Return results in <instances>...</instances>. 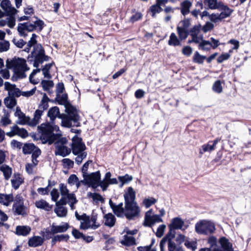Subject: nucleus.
I'll list each match as a JSON object with an SVG mask.
<instances>
[{"label":"nucleus","instance_id":"44","mask_svg":"<svg viewBox=\"0 0 251 251\" xmlns=\"http://www.w3.org/2000/svg\"><path fill=\"white\" fill-rule=\"evenodd\" d=\"M81 146V147H79V146H77L72 148V152L75 155H78L80 152L84 151L86 149L85 144H83Z\"/></svg>","mask_w":251,"mask_h":251},{"label":"nucleus","instance_id":"55","mask_svg":"<svg viewBox=\"0 0 251 251\" xmlns=\"http://www.w3.org/2000/svg\"><path fill=\"white\" fill-rule=\"evenodd\" d=\"M12 42L17 47L19 48H22L26 44V42L22 39L17 40L15 38H14Z\"/></svg>","mask_w":251,"mask_h":251},{"label":"nucleus","instance_id":"29","mask_svg":"<svg viewBox=\"0 0 251 251\" xmlns=\"http://www.w3.org/2000/svg\"><path fill=\"white\" fill-rule=\"evenodd\" d=\"M0 170L3 173L5 180H8L12 174V169L9 166L4 164L0 167Z\"/></svg>","mask_w":251,"mask_h":251},{"label":"nucleus","instance_id":"6","mask_svg":"<svg viewBox=\"0 0 251 251\" xmlns=\"http://www.w3.org/2000/svg\"><path fill=\"white\" fill-rule=\"evenodd\" d=\"M215 230L214 224L206 220H200L195 225V231L198 234H211L214 232Z\"/></svg>","mask_w":251,"mask_h":251},{"label":"nucleus","instance_id":"46","mask_svg":"<svg viewBox=\"0 0 251 251\" xmlns=\"http://www.w3.org/2000/svg\"><path fill=\"white\" fill-rule=\"evenodd\" d=\"M98 218V214L95 212V210H93L92 212L91 217L90 219V222L92 221L93 223V224L92 225V228L93 229L98 228L100 225H96V221Z\"/></svg>","mask_w":251,"mask_h":251},{"label":"nucleus","instance_id":"19","mask_svg":"<svg viewBox=\"0 0 251 251\" xmlns=\"http://www.w3.org/2000/svg\"><path fill=\"white\" fill-rule=\"evenodd\" d=\"M192 5V3L189 0H184L180 3L181 13L185 16L190 12V8Z\"/></svg>","mask_w":251,"mask_h":251},{"label":"nucleus","instance_id":"24","mask_svg":"<svg viewBox=\"0 0 251 251\" xmlns=\"http://www.w3.org/2000/svg\"><path fill=\"white\" fill-rule=\"evenodd\" d=\"M35 205L38 208L44 209L47 211H50L52 208V206L50 205L44 200H40L36 201L35 202Z\"/></svg>","mask_w":251,"mask_h":251},{"label":"nucleus","instance_id":"4","mask_svg":"<svg viewBox=\"0 0 251 251\" xmlns=\"http://www.w3.org/2000/svg\"><path fill=\"white\" fill-rule=\"evenodd\" d=\"M37 20L34 22L33 24L30 22L19 23L17 27L19 35L21 37L25 38L28 35V32H32L36 30L38 32H41L46 25L44 22L38 17H34Z\"/></svg>","mask_w":251,"mask_h":251},{"label":"nucleus","instance_id":"32","mask_svg":"<svg viewBox=\"0 0 251 251\" xmlns=\"http://www.w3.org/2000/svg\"><path fill=\"white\" fill-rule=\"evenodd\" d=\"M4 103L7 108L11 109L16 105L17 100L13 96L7 97L4 99Z\"/></svg>","mask_w":251,"mask_h":251},{"label":"nucleus","instance_id":"8","mask_svg":"<svg viewBox=\"0 0 251 251\" xmlns=\"http://www.w3.org/2000/svg\"><path fill=\"white\" fill-rule=\"evenodd\" d=\"M6 66L8 69H13L14 71L27 68L25 59L19 57H14L12 59H7Z\"/></svg>","mask_w":251,"mask_h":251},{"label":"nucleus","instance_id":"33","mask_svg":"<svg viewBox=\"0 0 251 251\" xmlns=\"http://www.w3.org/2000/svg\"><path fill=\"white\" fill-rule=\"evenodd\" d=\"M161 6L158 2H156L155 4L150 7V11L151 13L152 17H154L156 13H159L163 10Z\"/></svg>","mask_w":251,"mask_h":251},{"label":"nucleus","instance_id":"60","mask_svg":"<svg viewBox=\"0 0 251 251\" xmlns=\"http://www.w3.org/2000/svg\"><path fill=\"white\" fill-rule=\"evenodd\" d=\"M193 51L192 48L188 46H184L182 49V53L186 56H189Z\"/></svg>","mask_w":251,"mask_h":251},{"label":"nucleus","instance_id":"49","mask_svg":"<svg viewBox=\"0 0 251 251\" xmlns=\"http://www.w3.org/2000/svg\"><path fill=\"white\" fill-rule=\"evenodd\" d=\"M56 242L65 241L67 242L70 238L68 234H60L54 236Z\"/></svg>","mask_w":251,"mask_h":251},{"label":"nucleus","instance_id":"51","mask_svg":"<svg viewBox=\"0 0 251 251\" xmlns=\"http://www.w3.org/2000/svg\"><path fill=\"white\" fill-rule=\"evenodd\" d=\"M166 227V225L164 224L161 225L158 227L155 233L157 237L160 238L163 235Z\"/></svg>","mask_w":251,"mask_h":251},{"label":"nucleus","instance_id":"50","mask_svg":"<svg viewBox=\"0 0 251 251\" xmlns=\"http://www.w3.org/2000/svg\"><path fill=\"white\" fill-rule=\"evenodd\" d=\"M156 200L153 197L150 199H145L143 201V203L146 208L150 207L151 205L156 203Z\"/></svg>","mask_w":251,"mask_h":251},{"label":"nucleus","instance_id":"2","mask_svg":"<svg viewBox=\"0 0 251 251\" xmlns=\"http://www.w3.org/2000/svg\"><path fill=\"white\" fill-rule=\"evenodd\" d=\"M38 36L33 33L29 41L27 42L29 46L33 47V50L27 57V62L33 64L34 67L37 68L40 64L45 61H48L51 58L46 54L45 49L40 43H37L36 40Z\"/></svg>","mask_w":251,"mask_h":251},{"label":"nucleus","instance_id":"34","mask_svg":"<svg viewBox=\"0 0 251 251\" xmlns=\"http://www.w3.org/2000/svg\"><path fill=\"white\" fill-rule=\"evenodd\" d=\"M36 148L33 143H25L23 147V152L25 154H30Z\"/></svg>","mask_w":251,"mask_h":251},{"label":"nucleus","instance_id":"62","mask_svg":"<svg viewBox=\"0 0 251 251\" xmlns=\"http://www.w3.org/2000/svg\"><path fill=\"white\" fill-rule=\"evenodd\" d=\"M62 162L64 165L69 169L73 168L74 165V161L69 158H64L62 159Z\"/></svg>","mask_w":251,"mask_h":251},{"label":"nucleus","instance_id":"12","mask_svg":"<svg viewBox=\"0 0 251 251\" xmlns=\"http://www.w3.org/2000/svg\"><path fill=\"white\" fill-rule=\"evenodd\" d=\"M0 6L5 11L6 15H15L18 12L14 7L11 6L9 0H2L0 3Z\"/></svg>","mask_w":251,"mask_h":251},{"label":"nucleus","instance_id":"14","mask_svg":"<svg viewBox=\"0 0 251 251\" xmlns=\"http://www.w3.org/2000/svg\"><path fill=\"white\" fill-rule=\"evenodd\" d=\"M44 242V238L39 236H34L29 239L28 245L30 247H37L42 246Z\"/></svg>","mask_w":251,"mask_h":251},{"label":"nucleus","instance_id":"56","mask_svg":"<svg viewBox=\"0 0 251 251\" xmlns=\"http://www.w3.org/2000/svg\"><path fill=\"white\" fill-rule=\"evenodd\" d=\"M14 201L12 194H5L3 205L8 206L9 203Z\"/></svg>","mask_w":251,"mask_h":251},{"label":"nucleus","instance_id":"48","mask_svg":"<svg viewBox=\"0 0 251 251\" xmlns=\"http://www.w3.org/2000/svg\"><path fill=\"white\" fill-rule=\"evenodd\" d=\"M52 185L50 184V181H49V184L47 187L45 188L40 187L37 189V191L39 193L43 195H48L50 190L49 187H51Z\"/></svg>","mask_w":251,"mask_h":251},{"label":"nucleus","instance_id":"54","mask_svg":"<svg viewBox=\"0 0 251 251\" xmlns=\"http://www.w3.org/2000/svg\"><path fill=\"white\" fill-rule=\"evenodd\" d=\"M10 44L7 41L0 42V52L6 51L9 49Z\"/></svg>","mask_w":251,"mask_h":251},{"label":"nucleus","instance_id":"43","mask_svg":"<svg viewBox=\"0 0 251 251\" xmlns=\"http://www.w3.org/2000/svg\"><path fill=\"white\" fill-rule=\"evenodd\" d=\"M87 196L88 197L92 198L94 201H100L101 202H103L104 201L102 197L99 193L89 192Z\"/></svg>","mask_w":251,"mask_h":251},{"label":"nucleus","instance_id":"52","mask_svg":"<svg viewBox=\"0 0 251 251\" xmlns=\"http://www.w3.org/2000/svg\"><path fill=\"white\" fill-rule=\"evenodd\" d=\"M28 70L29 68L27 67L25 69H23L22 70L15 71L14 72L15 74L17 75L19 78H23L25 77L26 76L25 72Z\"/></svg>","mask_w":251,"mask_h":251},{"label":"nucleus","instance_id":"40","mask_svg":"<svg viewBox=\"0 0 251 251\" xmlns=\"http://www.w3.org/2000/svg\"><path fill=\"white\" fill-rule=\"evenodd\" d=\"M205 59L206 56L201 55L198 51H196L193 57V61L195 63L202 64Z\"/></svg>","mask_w":251,"mask_h":251},{"label":"nucleus","instance_id":"23","mask_svg":"<svg viewBox=\"0 0 251 251\" xmlns=\"http://www.w3.org/2000/svg\"><path fill=\"white\" fill-rule=\"evenodd\" d=\"M49 101H51V100L48 98L46 93H44L43 98L38 106L39 109L43 110V111L48 109Z\"/></svg>","mask_w":251,"mask_h":251},{"label":"nucleus","instance_id":"21","mask_svg":"<svg viewBox=\"0 0 251 251\" xmlns=\"http://www.w3.org/2000/svg\"><path fill=\"white\" fill-rule=\"evenodd\" d=\"M181 41L176 36V34L172 32L168 42V44L170 46L176 47L181 46Z\"/></svg>","mask_w":251,"mask_h":251},{"label":"nucleus","instance_id":"61","mask_svg":"<svg viewBox=\"0 0 251 251\" xmlns=\"http://www.w3.org/2000/svg\"><path fill=\"white\" fill-rule=\"evenodd\" d=\"M142 16L141 12H136L130 17L129 21L132 23H134L141 19Z\"/></svg>","mask_w":251,"mask_h":251},{"label":"nucleus","instance_id":"9","mask_svg":"<svg viewBox=\"0 0 251 251\" xmlns=\"http://www.w3.org/2000/svg\"><path fill=\"white\" fill-rule=\"evenodd\" d=\"M65 111L67 114V117L69 119V121L76 123L75 126L77 127L80 126L79 110L75 106L71 104L65 108Z\"/></svg>","mask_w":251,"mask_h":251},{"label":"nucleus","instance_id":"1","mask_svg":"<svg viewBox=\"0 0 251 251\" xmlns=\"http://www.w3.org/2000/svg\"><path fill=\"white\" fill-rule=\"evenodd\" d=\"M184 224V222L179 217L172 219L168 226L169 231L160 242V251H164L166 242L168 243V251H184L181 245L185 241V236L179 233L176 237V230L181 229Z\"/></svg>","mask_w":251,"mask_h":251},{"label":"nucleus","instance_id":"7","mask_svg":"<svg viewBox=\"0 0 251 251\" xmlns=\"http://www.w3.org/2000/svg\"><path fill=\"white\" fill-rule=\"evenodd\" d=\"M83 179L81 180V183L87 185L93 189L97 188V185L101 178V174L100 171L91 173L89 174H82Z\"/></svg>","mask_w":251,"mask_h":251},{"label":"nucleus","instance_id":"53","mask_svg":"<svg viewBox=\"0 0 251 251\" xmlns=\"http://www.w3.org/2000/svg\"><path fill=\"white\" fill-rule=\"evenodd\" d=\"M36 69H34L32 73L29 75V81L30 82L33 84H37L38 82L37 81H35L34 79H32V77L35 75L37 73L40 72L41 70V69L38 68V67L36 68Z\"/></svg>","mask_w":251,"mask_h":251},{"label":"nucleus","instance_id":"35","mask_svg":"<svg viewBox=\"0 0 251 251\" xmlns=\"http://www.w3.org/2000/svg\"><path fill=\"white\" fill-rule=\"evenodd\" d=\"M18 118L20 120V122L18 123L19 124L21 125L27 124L31 126L30 124L31 123V120L29 117L26 116L24 113H21V115H19Z\"/></svg>","mask_w":251,"mask_h":251},{"label":"nucleus","instance_id":"27","mask_svg":"<svg viewBox=\"0 0 251 251\" xmlns=\"http://www.w3.org/2000/svg\"><path fill=\"white\" fill-rule=\"evenodd\" d=\"M124 240L121 241V244L127 247L136 245V240L133 236H128L127 235L124 236Z\"/></svg>","mask_w":251,"mask_h":251},{"label":"nucleus","instance_id":"37","mask_svg":"<svg viewBox=\"0 0 251 251\" xmlns=\"http://www.w3.org/2000/svg\"><path fill=\"white\" fill-rule=\"evenodd\" d=\"M212 47V45L208 41L202 40L201 43L199 44V48L203 50H208Z\"/></svg>","mask_w":251,"mask_h":251},{"label":"nucleus","instance_id":"26","mask_svg":"<svg viewBox=\"0 0 251 251\" xmlns=\"http://www.w3.org/2000/svg\"><path fill=\"white\" fill-rule=\"evenodd\" d=\"M233 10L221 3V20L230 16Z\"/></svg>","mask_w":251,"mask_h":251},{"label":"nucleus","instance_id":"10","mask_svg":"<svg viewBox=\"0 0 251 251\" xmlns=\"http://www.w3.org/2000/svg\"><path fill=\"white\" fill-rule=\"evenodd\" d=\"M109 204L110 208L112 209L113 213L118 217H123L125 215V208L123 207V202H121L118 205H116L111 200L109 201Z\"/></svg>","mask_w":251,"mask_h":251},{"label":"nucleus","instance_id":"41","mask_svg":"<svg viewBox=\"0 0 251 251\" xmlns=\"http://www.w3.org/2000/svg\"><path fill=\"white\" fill-rule=\"evenodd\" d=\"M72 140L73 142L72 144V148L77 146H79V147H81V145L83 144H84L82 142V139L81 137H78L77 135H75Z\"/></svg>","mask_w":251,"mask_h":251},{"label":"nucleus","instance_id":"28","mask_svg":"<svg viewBox=\"0 0 251 251\" xmlns=\"http://www.w3.org/2000/svg\"><path fill=\"white\" fill-rule=\"evenodd\" d=\"M44 111L43 110L37 109L34 114V118L31 120L30 123L31 126H35L39 123V121L41 118Z\"/></svg>","mask_w":251,"mask_h":251},{"label":"nucleus","instance_id":"45","mask_svg":"<svg viewBox=\"0 0 251 251\" xmlns=\"http://www.w3.org/2000/svg\"><path fill=\"white\" fill-rule=\"evenodd\" d=\"M204 4L210 9L218 8L217 0H204Z\"/></svg>","mask_w":251,"mask_h":251},{"label":"nucleus","instance_id":"31","mask_svg":"<svg viewBox=\"0 0 251 251\" xmlns=\"http://www.w3.org/2000/svg\"><path fill=\"white\" fill-rule=\"evenodd\" d=\"M67 114H58L57 118L62 119V126H63L70 128L72 126V123L69 121V119L67 117Z\"/></svg>","mask_w":251,"mask_h":251},{"label":"nucleus","instance_id":"16","mask_svg":"<svg viewBox=\"0 0 251 251\" xmlns=\"http://www.w3.org/2000/svg\"><path fill=\"white\" fill-rule=\"evenodd\" d=\"M56 149V151L55 152V155H58L62 157H65L68 155L71 152V149L63 145L57 146Z\"/></svg>","mask_w":251,"mask_h":251},{"label":"nucleus","instance_id":"5","mask_svg":"<svg viewBox=\"0 0 251 251\" xmlns=\"http://www.w3.org/2000/svg\"><path fill=\"white\" fill-rule=\"evenodd\" d=\"M51 124V123L46 122L38 126L41 133L40 139L43 144L51 145L59 137L58 134L53 133L54 127Z\"/></svg>","mask_w":251,"mask_h":251},{"label":"nucleus","instance_id":"57","mask_svg":"<svg viewBox=\"0 0 251 251\" xmlns=\"http://www.w3.org/2000/svg\"><path fill=\"white\" fill-rule=\"evenodd\" d=\"M109 184H110L108 181H106L103 179V180H101V178H100V181H99V182L97 185V187L98 186H100V187L102 189V190L103 191H105L107 190Z\"/></svg>","mask_w":251,"mask_h":251},{"label":"nucleus","instance_id":"64","mask_svg":"<svg viewBox=\"0 0 251 251\" xmlns=\"http://www.w3.org/2000/svg\"><path fill=\"white\" fill-rule=\"evenodd\" d=\"M50 195L51 196V200L53 201H56L59 197V194L57 189L53 188L51 192Z\"/></svg>","mask_w":251,"mask_h":251},{"label":"nucleus","instance_id":"13","mask_svg":"<svg viewBox=\"0 0 251 251\" xmlns=\"http://www.w3.org/2000/svg\"><path fill=\"white\" fill-rule=\"evenodd\" d=\"M12 186L14 189H18L20 186L24 183V178L21 176L19 173H15L13 175V178L11 180Z\"/></svg>","mask_w":251,"mask_h":251},{"label":"nucleus","instance_id":"47","mask_svg":"<svg viewBox=\"0 0 251 251\" xmlns=\"http://www.w3.org/2000/svg\"><path fill=\"white\" fill-rule=\"evenodd\" d=\"M75 216L76 219L78 221L82 220L84 222L90 221V217L87 215L86 213H83L82 215H79L77 211H76L75 212Z\"/></svg>","mask_w":251,"mask_h":251},{"label":"nucleus","instance_id":"58","mask_svg":"<svg viewBox=\"0 0 251 251\" xmlns=\"http://www.w3.org/2000/svg\"><path fill=\"white\" fill-rule=\"evenodd\" d=\"M59 189L61 195L62 196H66L69 192V190L67 188V186L64 183H60L59 184Z\"/></svg>","mask_w":251,"mask_h":251},{"label":"nucleus","instance_id":"3","mask_svg":"<svg viewBox=\"0 0 251 251\" xmlns=\"http://www.w3.org/2000/svg\"><path fill=\"white\" fill-rule=\"evenodd\" d=\"M127 191L125 192L124 197L125 204V216L128 220H132L138 218L140 213V209L137 203L135 202V192L132 187H128Z\"/></svg>","mask_w":251,"mask_h":251},{"label":"nucleus","instance_id":"20","mask_svg":"<svg viewBox=\"0 0 251 251\" xmlns=\"http://www.w3.org/2000/svg\"><path fill=\"white\" fill-rule=\"evenodd\" d=\"M218 143V140L216 139L213 141H209L206 144L202 146V151H200V153L202 154L206 151H211L215 150L216 145Z\"/></svg>","mask_w":251,"mask_h":251},{"label":"nucleus","instance_id":"39","mask_svg":"<svg viewBox=\"0 0 251 251\" xmlns=\"http://www.w3.org/2000/svg\"><path fill=\"white\" fill-rule=\"evenodd\" d=\"M54 209V212L56 214L57 216L59 217H65L67 213V210L66 208L62 206H57Z\"/></svg>","mask_w":251,"mask_h":251},{"label":"nucleus","instance_id":"63","mask_svg":"<svg viewBox=\"0 0 251 251\" xmlns=\"http://www.w3.org/2000/svg\"><path fill=\"white\" fill-rule=\"evenodd\" d=\"M180 23L182 24V26H180L181 28L188 30V29L191 25L190 19L189 18H185L183 20L181 21Z\"/></svg>","mask_w":251,"mask_h":251},{"label":"nucleus","instance_id":"38","mask_svg":"<svg viewBox=\"0 0 251 251\" xmlns=\"http://www.w3.org/2000/svg\"><path fill=\"white\" fill-rule=\"evenodd\" d=\"M118 179L121 182L120 186L122 187L124 184L131 181L133 179V177L132 176L126 174L124 176H119Z\"/></svg>","mask_w":251,"mask_h":251},{"label":"nucleus","instance_id":"42","mask_svg":"<svg viewBox=\"0 0 251 251\" xmlns=\"http://www.w3.org/2000/svg\"><path fill=\"white\" fill-rule=\"evenodd\" d=\"M154 225L152 216L151 215H147L145 214V219L143 223V225L146 227H152V226Z\"/></svg>","mask_w":251,"mask_h":251},{"label":"nucleus","instance_id":"59","mask_svg":"<svg viewBox=\"0 0 251 251\" xmlns=\"http://www.w3.org/2000/svg\"><path fill=\"white\" fill-rule=\"evenodd\" d=\"M65 91V87L64 83L62 82H58L56 86V95L59 94H63Z\"/></svg>","mask_w":251,"mask_h":251},{"label":"nucleus","instance_id":"17","mask_svg":"<svg viewBox=\"0 0 251 251\" xmlns=\"http://www.w3.org/2000/svg\"><path fill=\"white\" fill-rule=\"evenodd\" d=\"M59 108L55 106L50 108L48 112L47 116L50 118V123L52 124H54V121L57 118L58 114H59Z\"/></svg>","mask_w":251,"mask_h":251},{"label":"nucleus","instance_id":"15","mask_svg":"<svg viewBox=\"0 0 251 251\" xmlns=\"http://www.w3.org/2000/svg\"><path fill=\"white\" fill-rule=\"evenodd\" d=\"M51 227L53 233L55 234L58 233L66 232L70 227V225L68 223H63L62 225L59 226H56L52 224Z\"/></svg>","mask_w":251,"mask_h":251},{"label":"nucleus","instance_id":"30","mask_svg":"<svg viewBox=\"0 0 251 251\" xmlns=\"http://www.w3.org/2000/svg\"><path fill=\"white\" fill-rule=\"evenodd\" d=\"M176 31L178 38L181 41L185 40L189 35V31L188 30L181 28L179 26H177Z\"/></svg>","mask_w":251,"mask_h":251},{"label":"nucleus","instance_id":"22","mask_svg":"<svg viewBox=\"0 0 251 251\" xmlns=\"http://www.w3.org/2000/svg\"><path fill=\"white\" fill-rule=\"evenodd\" d=\"M104 219L105 220V226L112 227L115 225L116 219L111 213H108L105 214L104 216Z\"/></svg>","mask_w":251,"mask_h":251},{"label":"nucleus","instance_id":"36","mask_svg":"<svg viewBox=\"0 0 251 251\" xmlns=\"http://www.w3.org/2000/svg\"><path fill=\"white\" fill-rule=\"evenodd\" d=\"M41 83L43 90L48 91L49 93H50V88L53 87L54 85L53 81L50 80H43Z\"/></svg>","mask_w":251,"mask_h":251},{"label":"nucleus","instance_id":"25","mask_svg":"<svg viewBox=\"0 0 251 251\" xmlns=\"http://www.w3.org/2000/svg\"><path fill=\"white\" fill-rule=\"evenodd\" d=\"M54 62L52 61L51 63L46 64L45 65L43 66L42 69H41L43 75H44L45 78L50 79L51 78V75L50 74V70L52 66L54 65Z\"/></svg>","mask_w":251,"mask_h":251},{"label":"nucleus","instance_id":"18","mask_svg":"<svg viewBox=\"0 0 251 251\" xmlns=\"http://www.w3.org/2000/svg\"><path fill=\"white\" fill-rule=\"evenodd\" d=\"M31 228L29 226H18L16 228L15 234L18 236H25L30 232Z\"/></svg>","mask_w":251,"mask_h":251},{"label":"nucleus","instance_id":"11","mask_svg":"<svg viewBox=\"0 0 251 251\" xmlns=\"http://www.w3.org/2000/svg\"><path fill=\"white\" fill-rule=\"evenodd\" d=\"M51 101L57 102L59 105H64L65 108L71 104L68 100V95L66 93H63L62 95H61V94L56 95L55 99L51 100Z\"/></svg>","mask_w":251,"mask_h":251}]
</instances>
